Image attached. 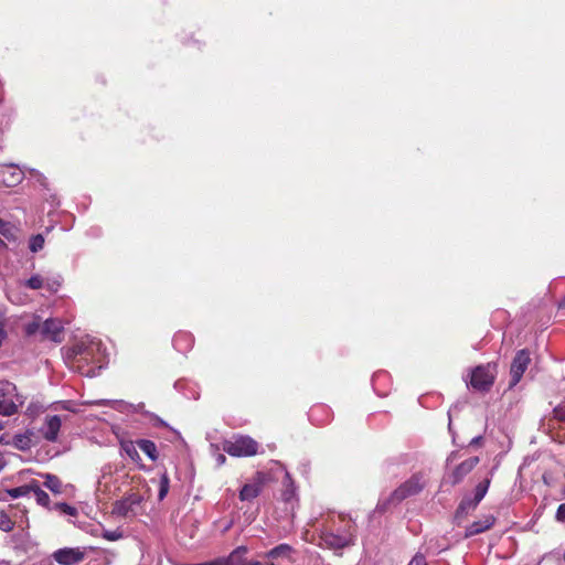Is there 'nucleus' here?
I'll return each mask as SVG.
<instances>
[{
	"mask_svg": "<svg viewBox=\"0 0 565 565\" xmlns=\"http://www.w3.org/2000/svg\"><path fill=\"white\" fill-rule=\"evenodd\" d=\"M339 521L343 523L342 526H337L335 521L331 520L323 526L320 532L319 545L324 548L338 551L343 550L353 544L355 525L345 515L339 514Z\"/></svg>",
	"mask_w": 565,
	"mask_h": 565,
	"instance_id": "f257e3e1",
	"label": "nucleus"
},
{
	"mask_svg": "<svg viewBox=\"0 0 565 565\" xmlns=\"http://www.w3.org/2000/svg\"><path fill=\"white\" fill-rule=\"evenodd\" d=\"M24 332L31 337L40 332L41 340H50L54 343L64 341V323L61 319L49 318L44 321L39 316L24 326Z\"/></svg>",
	"mask_w": 565,
	"mask_h": 565,
	"instance_id": "f03ea898",
	"label": "nucleus"
},
{
	"mask_svg": "<svg viewBox=\"0 0 565 565\" xmlns=\"http://www.w3.org/2000/svg\"><path fill=\"white\" fill-rule=\"evenodd\" d=\"M425 488V481L420 473L413 475L409 479L396 488L387 500L379 504L381 511H386L391 504H398L405 499L418 494Z\"/></svg>",
	"mask_w": 565,
	"mask_h": 565,
	"instance_id": "7ed1b4c3",
	"label": "nucleus"
},
{
	"mask_svg": "<svg viewBox=\"0 0 565 565\" xmlns=\"http://www.w3.org/2000/svg\"><path fill=\"white\" fill-rule=\"evenodd\" d=\"M223 450L232 457H253L258 454L259 444L246 435H235L223 441Z\"/></svg>",
	"mask_w": 565,
	"mask_h": 565,
	"instance_id": "20e7f679",
	"label": "nucleus"
},
{
	"mask_svg": "<svg viewBox=\"0 0 565 565\" xmlns=\"http://www.w3.org/2000/svg\"><path fill=\"white\" fill-rule=\"evenodd\" d=\"M497 376V364L487 363L472 369L469 385L478 392H489Z\"/></svg>",
	"mask_w": 565,
	"mask_h": 565,
	"instance_id": "39448f33",
	"label": "nucleus"
},
{
	"mask_svg": "<svg viewBox=\"0 0 565 565\" xmlns=\"http://www.w3.org/2000/svg\"><path fill=\"white\" fill-rule=\"evenodd\" d=\"M143 501L142 495L139 492H130L120 500H117L113 505V514L118 516H135L137 514L136 509Z\"/></svg>",
	"mask_w": 565,
	"mask_h": 565,
	"instance_id": "423d86ee",
	"label": "nucleus"
},
{
	"mask_svg": "<svg viewBox=\"0 0 565 565\" xmlns=\"http://www.w3.org/2000/svg\"><path fill=\"white\" fill-rule=\"evenodd\" d=\"M531 363L530 352L526 349H522L516 352L510 369L511 381L510 387L515 386L522 379L529 364Z\"/></svg>",
	"mask_w": 565,
	"mask_h": 565,
	"instance_id": "0eeeda50",
	"label": "nucleus"
},
{
	"mask_svg": "<svg viewBox=\"0 0 565 565\" xmlns=\"http://www.w3.org/2000/svg\"><path fill=\"white\" fill-rule=\"evenodd\" d=\"M53 558L60 565H77L85 558V552L79 547H64L53 553Z\"/></svg>",
	"mask_w": 565,
	"mask_h": 565,
	"instance_id": "6e6552de",
	"label": "nucleus"
},
{
	"mask_svg": "<svg viewBox=\"0 0 565 565\" xmlns=\"http://www.w3.org/2000/svg\"><path fill=\"white\" fill-rule=\"evenodd\" d=\"M480 459L477 456L470 457L457 465L449 473L448 480L452 486L459 484L476 468Z\"/></svg>",
	"mask_w": 565,
	"mask_h": 565,
	"instance_id": "1a4fd4ad",
	"label": "nucleus"
},
{
	"mask_svg": "<svg viewBox=\"0 0 565 565\" xmlns=\"http://www.w3.org/2000/svg\"><path fill=\"white\" fill-rule=\"evenodd\" d=\"M61 418L57 415L46 416L45 422L40 429L43 438L47 441L54 443L57 440L58 431L61 429Z\"/></svg>",
	"mask_w": 565,
	"mask_h": 565,
	"instance_id": "9d476101",
	"label": "nucleus"
},
{
	"mask_svg": "<svg viewBox=\"0 0 565 565\" xmlns=\"http://www.w3.org/2000/svg\"><path fill=\"white\" fill-rule=\"evenodd\" d=\"M264 484V476L262 472H257L256 479L253 483H246L239 491L241 501H252L257 498L262 491Z\"/></svg>",
	"mask_w": 565,
	"mask_h": 565,
	"instance_id": "9b49d317",
	"label": "nucleus"
},
{
	"mask_svg": "<svg viewBox=\"0 0 565 565\" xmlns=\"http://www.w3.org/2000/svg\"><path fill=\"white\" fill-rule=\"evenodd\" d=\"M23 179V172L13 166L0 169V181L7 186H14Z\"/></svg>",
	"mask_w": 565,
	"mask_h": 565,
	"instance_id": "f8f14e48",
	"label": "nucleus"
},
{
	"mask_svg": "<svg viewBox=\"0 0 565 565\" xmlns=\"http://www.w3.org/2000/svg\"><path fill=\"white\" fill-rule=\"evenodd\" d=\"M248 553V548L244 545H241L233 550L228 556L218 557L220 562H223L224 565H247L248 559L246 555Z\"/></svg>",
	"mask_w": 565,
	"mask_h": 565,
	"instance_id": "ddd939ff",
	"label": "nucleus"
},
{
	"mask_svg": "<svg viewBox=\"0 0 565 565\" xmlns=\"http://www.w3.org/2000/svg\"><path fill=\"white\" fill-rule=\"evenodd\" d=\"M495 518L492 514L486 515L482 520L476 521L467 529V536L477 535L493 526Z\"/></svg>",
	"mask_w": 565,
	"mask_h": 565,
	"instance_id": "4468645a",
	"label": "nucleus"
},
{
	"mask_svg": "<svg viewBox=\"0 0 565 565\" xmlns=\"http://www.w3.org/2000/svg\"><path fill=\"white\" fill-rule=\"evenodd\" d=\"M138 448L151 460L157 461L159 458V452L156 444L149 439H138L136 440Z\"/></svg>",
	"mask_w": 565,
	"mask_h": 565,
	"instance_id": "2eb2a0df",
	"label": "nucleus"
},
{
	"mask_svg": "<svg viewBox=\"0 0 565 565\" xmlns=\"http://www.w3.org/2000/svg\"><path fill=\"white\" fill-rule=\"evenodd\" d=\"M32 433L17 434L12 438V446L21 451L29 450L32 447Z\"/></svg>",
	"mask_w": 565,
	"mask_h": 565,
	"instance_id": "dca6fc26",
	"label": "nucleus"
},
{
	"mask_svg": "<svg viewBox=\"0 0 565 565\" xmlns=\"http://www.w3.org/2000/svg\"><path fill=\"white\" fill-rule=\"evenodd\" d=\"M294 548L289 544L282 543L268 551L265 556L273 559H277L279 557L289 558Z\"/></svg>",
	"mask_w": 565,
	"mask_h": 565,
	"instance_id": "f3484780",
	"label": "nucleus"
},
{
	"mask_svg": "<svg viewBox=\"0 0 565 565\" xmlns=\"http://www.w3.org/2000/svg\"><path fill=\"white\" fill-rule=\"evenodd\" d=\"M120 447L134 462L139 463L141 461V457L137 450L138 446L136 441L122 440L120 443Z\"/></svg>",
	"mask_w": 565,
	"mask_h": 565,
	"instance_id": "a211bd4d",
	"label": "nucleus"
},
{
	"mask_svg": "<svg viewBox=\"0 0 565 565\" xmlns=\"http://www.w3.org/2000/svg\"><path fill=\"white\" fill-rule=\"evenodd\" d=\"M478 504L479 502H477L473 498H463L457 508V516L468 514L470 511H473Z\"/></svg>",
	"mask_w": 565,
	"mask_h": 565,
	"instance_id": "6ab92c4d",
	"label": "nucleus"
},
{
	"mask_svg": "<svg viewBox=\"0 0 565 565\" xmlns=\"http://www.w3.org/2000/svg\"><path fill=\"white\" fill-rule=\"evenodd\" d=\"M44 486L54 493H61L62 481L54 475L46 473L44 477Z\"/></svg>",
	"mask_w": 565,
	"mask_h": 565,
	"instance_id": "aec40b11",
	"label": "nucleus"
},
{
	"mask_svg": "<svg viewBox=\"0 0 565 565\" xmlns=\"http://www.w3.org/2000/svg\"><path fill=\"white\" fill-rule=\"evenodd\" d=\"M490 483H491V478H486L484 480H482L481 482H479L476 486L473 499H476L477 502L480 503L481 500L484 498V495L487 494V491L490 487Z\"/></svg>",
	"mask_w": 565,
	"mask_h": 565,
	"instance_id": "412c9836",
	"label": "nucleus"
},
{
	"mask_svg": "<svg viewBox=\"0 0 565 565\" xmlns=\"http://www.w3.org/2000/svg\"><path fill=\"white\" fill-rule=\"evenodd\" d=\"M0 234L9 241L15 239V227L10 222L0 218Z\"/></svg>",
	"mask_w": 565,
	"mask_h": 565,
	"instance_id": "4be33fe9",
	"label": "nucleus"
},
{
	"mask_svg": "<svg viewBox=\"0 0 565 565\" xmlns=\"http://www.w3.org/2000/svg\"><path fill=\"white\" fill-rule=\"evenodd\" d=\"M45 239L42 234L32 235L29 239V249L38 253L44 248Z\"/></svg>",
	"mask_w": 565,
	"mask_h": 565,
	"instance_id": "5701e85b",
	"label": "nucleus"
},
{
	"mask_svg": "<svg viewBox=\"0 0 565 565\" xmlns=\"http://www.w3.org/2000/svg\"><path fill=\"white\" fill-rule=\"evenodd\" d=\"M18 412V406L11 399L0 401V415L12 416Z\"/></svg>",
	"mask_w": 565,
	"mask_h": 565,
	"instance_id": "b1692460",
	"label": "nucleus"
},
{
	"mask_svg": "<svg viewBox=\"0 0 565 565\" xmlns=\"http://www.w3.org/2000/svg\"><path fill=\"white\" fill-rule=\"evenodd\" d=\"M31 491L34 492L36 502L43 507H47L50 503L49 494L42 490L36 483L32 484Z\"/></svg>",
	"mask_w": 565,
	"mask_h": 565,
	"instance_id": "393cba45",
	"label": "nucleus"
},
{
	"mask_svg": "<svg viewBox=\"0 0 565 565\" xmlns=\"http://www.w3.org/2000/svg\"><path fill=\"white\" fill-rule=\"evenodd\" d=\"M169 488H170L169 476L167 472H163L160 477V482H159V493H158L159 500H163L166 498V495L169 492Z\"/></svg>",
	"mask_w": 565,
	"mask_h": 565,
	"instance_id": "a878e982",
	"label": "nucleus"
},
{
	"mask_svg": "<svg viewBox=\"0 0 565 565\" xmlns=\"http://www.w3.org/2000/svg\"><path fill=\"white\" fill-rule=\"evenodd\" d=\"M14 527V522L11 520L8 513L0 511V530L10 532Z\"/></svg>",
	"mask_w": 565,
	"mask_h": 565,
	"instance_id": "bb28decb",
	"label": "nucleus"
},
{
	"mask_svg": "<svg viewBox=\"0 0 565 565\" xmlns=\"http://www.w3.org/2000/svg\"><path fill=\"white\" fill-rule=\"evenodd\" d=\"M284 482L286 484V490L282 493V498H284L285 501H289L294 497V494H295V489H294V482H292L291 477H290V475L288 472L285 476Z\"/></svg>",
	"mask_w": 565,
	"mask_h": 565,
	"instance_id": "cd10ccee",
	"label": "nucleus"
},
{
	"mask_svg": "<svg viewBox=\"0 0 565 565\" xmlns=\"http://www.w3.org/2000/svg\"><path fill=\"white\" fill-rule=\"evenodd\" d=\"M31 488H32V484L12 488V489L8 490V494L11 498L17 499V498L24 497V495L29 494L31 491Z\"/></svg>",
	"mask_w": 565,
	"mask_h": 565,
	"instance_id": "c85d7f7f",
	"label": "nucleus"
},
{
	"mask_svg": "<svg viewBox=\"0 0 565 565\" xmlns=\"http://www.w3.org/2000/svg\"><path fill=\"white\" fill-rule=\"evenodd\" d=\"M43 278L40 275H33L26 280L25 286L30 289L38 290L43 287Z\"/></svg>",
	"mask_w": 565,
	"mask_h": 565,
	"instance_id": "c756f323",
	"label": "nucleus"
},
{
	"mask_svg": "<svg viewBox=\"0 0 565 565\" xmlns=\"http://www.w3.org/2000/svg\"><path fill=\"white\" fill-rule=\"evenodd\" d=\"M553 415H554V418L557 419L558 422L565 423V401L562 402L561 404H558L553 409Z\"/></svg>",
	"mask_w": 565,
	"mask_h": 565,
	"instance_id": "7c9ffc66",
	"label": "nucleus"
},
{
	"mask_svg": "<svg viewBox=\"0 0 565 565\" xmlns=\"http://www.w3.org/2000/svg\"><path fill=\"white\" fill-rule=\"evenodd\" d=\"M57 508L65 514L67 515H71V516H75L77 514V510L76 508L63 502V503H58L57 504Z\"/></svg>",
	"mask_w": 565,
	"mask_h": 565,
	"instance_id": "2f4dec72",
	"label": "nucleus"
},
{
	"mask_svg": "<svg viewBox=\"0 0 565 565\" xmlns=\"http://www.w3.org/2000/svg\"><path fill=\"white\" fill-rule=\"evenodd\" d=\"M102 536L107 541H117L122 537V533L119 531H104Z\"/></svg>",
	"mask_w": 565,
	"mask_h": 565,
	"instance_id": "473e14b6",
	"label": "nucleus"
},
{
	"mask_svg": "<svg viewBox=\"0 0 565 565\" xmlns=\"http://www.w3.org/2000/svg\"><path fill=\"white\" fill-rule=\"evenodd\" d=\"M6 323L7 319L4 315L0 312V347L7 338Z\"/></svg>",
	"mask_w": 565,
	"mask_h": 565,
	"instance_id": "72a5a7b5",
	"label": "nucleus"
},
{
	"mask_svg": "<svg viewBox=\"0 0 565 565\" xmlns=\"http://www.w3.org/2000/svg\"><path fill=\"white\" fill-rule=\"evenodd\" d=\"M408 565H427L425 555L422 553L415 554Z\"/></svg>",
	"mask_w": 565,
	"mask_h": 565,
	"instance_id": "f704fd0d",
	"label": "nucleus"
},
{
	"mask_svg": "<svg viewBox=\"0 0 565 565\" xmlns=\"http://www.w3.org/2000/svg\"><path fill=\"white\" fill-rule=\"evenodd\" d=\"M74 351L76 354L77 362H79L83 359H86V356L89 354L88 349L87 348L83 349L81 345H76Z\"/></svg>",
	"mask_w": 565,
	"mask_h": 565,
	"instance_id": "c9c22d12",
	"label": "nucleus"
},
{
	"mask_svg": "<svg viewBox=\"0 0 565 565\" xmlns=\"http://www.w3.org/2000/svg\"><path fill=\"white\" fill-rule=\"evenodd\" d=\"M555 519L558 522H565V503L558 505Z\"/></svg>",
	"mask_w": 565,
	"mask_h": 565,
	"instance_id": "e433bc0d",
	"label": "nucleus"
},
{
	"mask_svg": "<svg viewBox=\"0 0 565 565\" xmlns=\"http://www.w3.org/2000/svg\"><path fill=\"white\" fill-rule=\"evenodd\" d=\"M0 444L1 445H12V439H10L8 435L3 434L0 436Z\"/></svg>",
	"mask_w": 565,
	"mask_h": 565,
	"instance_id": "4c0bfd02",
	"label": "nucleus"
},
{
	"mask_svg": "<svg viewBox=\"0 0 565 565\" xmlns=\"http://www.w3.org/2000/svg\"><path fill=\"white\" fill-rule=\"evenodd\" d=\"M6 466V460L3 458V456L0 454V471L4 468Z\"/></svg>",
	"mask_w": 565,
	"mask_h": 565,
	"instance_id": "58836bf2",
	"label": "nucleus"
},
{
	"mask_svg": "<svg viewBox=\"0 0 565 565\" xmlns=\"http://www.w3.org/2000/svg\"><path fill=\"white\" fill-rule=\"evenodd\" d=\"M247 565H262V563L258 561H248Z\"/></svg>",
	"mask_w": 565,
	"mask_h": 565,
	"instance_id": "ea45409f",
	"label": "nucleus"
},
{
	"mask_svg": "<svg viewBox=\"0 0 565 565\" xmlns=\"http://www.w3.org/2000/svg\"><path fill=\"white\" fill-rule=\"evenodd\" d=\"M225 460H226V458L224 455L218 456V461L224 462Z\"/></svg>",
	"mask_w": 565,
	"mask_h": 565,
	"instance_id": "a19ab883",
	"label": "nucleus"
},
{
	"mask_svg": "<svg viewBox=\"0 0 565 565\" xmlns=\"http://www.w3.org/2000/svg\"><path fill=\"white\" fill-rule=\"evenodd\" d=\"M452 456H455V452H451V456H449V458H447V461H450V459H452Z\"/></svg>",
	"mask_w": 565,
	"mask_h": 565,
	"instance_id": "79ce46f5",
	"label": "nucleus"
},
{
	"mask_svg": "<svg viewBox=\"0 0 565 565\" xmlns=\"http://www.w3.org/2000/svg\"><path fill=\"white\" fill-rule=\"evenodd\" d=\"M452 456H455V452H451V456H449V458H447V461H450V459H452Z\"/></svg>",
	"mask_w": 565,
	"mask_h": 565,
	"instance_id": "37998d69",
	"label": "nucleus"
},
{
	"mask_svg": "<svg viewBox=\"0 0 565 565\" xmlns=\"http://www.w3.org/2000/svg\"><path fill=\"white\" fill-rule=\"evenodd\" d=\"M452 456H455V452H451V456H449V458H447V461H450V459H452Z\"/></svg>",
	"mask_w": 565,
	"mask_h": 565,
	"instance_id": "c03bdc74",
	"label": "nucleus"
},
{
	"mask_svg": "<svg viewBox=\"0 0 565 565\" xmlns=\"http://www.w3.org/2000/svg\"><path fill=\"white\" fill-rule=\"evenodd\" d=\"M562 494H563V497L565 499V488L562 490Z\"/></svg>",
	"mask_w": 565,
	"mask_h": 565,
	"instance_id": "a18cd8bd",
	"label": "nucleus"
},
{
	"mask_svg": "<svg viewBox=\"0 0 565 565\" xmlns=\"http://www.w3.org/2000/svg\"><path fill=\"white\" fill-rule=\"evenodd\" d=\"M3 429V424L0 422V430Z\"/></svg>",
	"mask_w": 565,
	"mask_h": 565,
	"instance_id": "49530a36",
	"label": "nucleus"
},
{
	"mask_svg": "<svg viewBox=\"0 0 565 565\" xmlns=\"http://www.w3.org/2000/svg\"><path fill=\"white\" fill-rule=\"evenodd\" d=\"M4 245L3 241L0 238V246Z\"/></svg>",
	"mask_w": 565,
	"mask_h": 565,
	"instance_id": "de8ad7c7",
	"label": "nucleus"
}]
</instances>
